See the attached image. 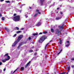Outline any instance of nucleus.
<instances>
[{"instance_id":"1","label":"nucleus","mask_w":74,"mask_h":74,"mask_svg":"<svg viewBox=\"0 0 74 74\" xmlns=\"http://www.w3.org/2000/svg\"><path fill=\"white\" fill-rule=\"evenodd\" d=\"M23 37V35H19L17 38L16 41H15L13 43L12 46V47H15L16 45V44L18 43V42H19L20 40H21L22 38Z\"/></svg>"},{"instance_id":"2","label":"nucleus","mask_w":74,"mask_h":74,"mask_svg":"<svg viewBox=\"0 0 74 74\" xmlns=\"http://www.w3.org/2000/svg\"><path fill=\"white\" fill-rule=\"evenodd\" d=\"M46 38L47 36H42L40 38V40H38V42L39 43H42Z\"/></svg>"},{"instance_id":"3","label":"nucleus","mask_w":74,"mask_h":74,"mask_svg":"<svg viewBox=\"0 0 74 74\" xmlns=\"http://www.w3.org/2000/svg\"><path fill=\"white\" fill-rule=\"evenodd\" d=\"M13 20L15 22H18L20 21V16L17 15L13 17Z\"/></svg>"},{"instance_id":"4","label":"nucleus","mask_w":74,"mask_h":74,"mask_svg":"<svg viewBox=\"0 0 74 74\" xmlns=\"http://www.w3.org/2000/svg\"><path fill=\"white\" fill-rule=\"evenodd\" d=\"M61 33V31L59 30V29H56V34H57L58 36H60Z\"/></svg>"},{"instance_id":"5","label":"nucleus","mask_w":74,"mask_h":74,"mask_svg":"<svg viewBox=\"0 0 74 74\" xmlns=\"http://www.w3.org/2000/svg\"><path fill=\"white\" fill-rule=\"evenodd\" d=\"M27 43V42H21L19 44V45L18 47V49H19V48H20V47H21V46H22V45H23V44H26Z\"/></svg>"},{"instance_id":"6","label":"nucleus","mask_w":74,"mask_h":74,"mask_svg":"<svg viewBox=\"0 0 74 74\" xmlns=\"http://www.w3.org/2000/svg\"><path fill=\"white\" fill-rule=\"evenodd\" d=\"M64 24H63L62 25L59 26L58 27L60 29H63V26H64Z\"/></svg>"},{"instance_id":"7","label":"nucleus","mask_w":74,"mask_h":74,"mask_svg":"<svg viewBox=\"0 0 74 74\" xmlns=\"http://www.w3.org/2000/svg\"><path fill=\"white\" fill-rule=\"evenodd\" d=\"M41 22H39L36 24V26H39L41 25Z\"/></svg>"},{"instance_id":"8","label":"nucleus","mask_w":74,"mask_h":74,"mask_svg":"<svg viewBox=\"0 0 74 74\" xmlns=\"http://www.w3.org/2000/svg\"><path fill=\"white\" fill-rule=\"evenodd\" d=\"M62 18V17H56V20L57 21H58V20H59V19H60Z\"/></svg>"},{"instance_id":"9","label":"nucleus","mask_w":74,"mask_h":74,"mask_svg":"<svg viewBox=\"0 0 74 74\" xmlns=\"http://www.w3.org/2000/svg\"><path fill=\"white\" fill-rule=\"evenodd\" d=\"M7 59H6V60H9L10 59V57L9 56H8L7 57Z\"/></svg>"},{"instance_id":"10","label":"nucleus","mask_w":74,"mask_h":74,"mask_svg":"<svg viewBox=\"0 0 74 74\" xmlns=\"http://www.w3.org/2000/svg\"><path fill=\"white\" fill-rule=\"evenodd\" d=\"M5 30H6V31H7V32H10V30H9V29H8V28H7L6 27H5Z\"/></svg>"},{"instance_id":"11","label":"nucleus","mask_w":74,"mask_h":74,"mask_svg":"<svg viewBox=\"0 0 74 74\" xmlns=\"http://www.w3.org/2000/svg\"><path fill=\"white\" fill-rule=\"evenodd\" d=\"M2 61L3 63H5V62H6V61H8V60H7L6 59L5 60H2Z\"/></svg>"},{"instance_id":"12","label":"nucleus","mask_w":74,"mask_h":74,"mask_svg":"<svg viewBox=\"0 0 74 74\" xmlns=\"http://www.w3.org/2000/svg\"><path fill=\"white\" fill-rule=\"evenodd\" d=\"M38 15V13H36L34 16V18H36V17H37V16Z\"/></svg>"},{"instance_id":"13","label":"nucleus","mask_w":74,"mask_h":74,"mask_svg":"<svg viewBox=\"0 0 74 74\" xmlns=\"http://www.w3.org/2000/svg\"><path fill=\"white\" fill-rule=\"evenodd\" d=\"M36 11L37 12H38V13L39 14H41V12H39V10H36Z\"/></svg>"},{"instance_id":"14","label":"nucleus","mask_w":74,"mask_h":74,"mask_svg":"<svg viewBox=\"0 0 74 74\" xmlns=\"http://www.w3.org/2000/svg\"><path fill=\"white\" fill-rule=\"evenodd\" d=\"M21 32V31H18L16 32V33L17 34H18L19 33H20Z\"/></svg>"},{"instance_id":"15","label":"nucleus","mask_w":74,"mask_h":74,"mask_svg":"<svg viewBox=\"0 0 74 74\" xmlns=\"http://www.w3.org/2000/svg\"><path fill=\"white\" fill-rule=\"evenodd\" d=\"M21 71H23L24 70V67H21Z\"/></svg>"},{"instance_id":"16","label":"nucleus","mask_w":74,"mask_h":74,"mask_svg":"<svg viewBox=\"0 0 74 74\" xmlns=\"http://www.w3.org/2000/svg\"><path fill=\"white\" fill-rule=\"evenodd\" d=\"M18 70V68H17L13 72V73L14 74V73L16 72V71H17Z\"/></svg>"},{"instance_id":"17","label":"nucleus","mask_w":74,"mask_h":74,"mask_svg":"<svg viewBox=\"0 0 74 74\" xmlns=\"http://www.w3.org/2000/svg\"><path fill=\"white\" fill-rule=\"evenodd\" d=\"M51 31L52 33H53L54 32V30L53 29H51Z\"/></svg>"},{"instance_id":"18","label":"nucleus","mask_w":74,"mask_h":74,"mask_svg":"<svg viewBox=\"0 0 74 74\" xmlns=\"http://www.w3.org/2000/svg\"><path fill=\"white\" fill-rule=\"evenodd\" d=\"M48 44H49V43H47V44L45 46V49H46V47H47V46H48Z\"/></svg>"},{"instance_id":"19","label":"nucleus","mask_w":74,"mask_h":74,"mask_svg":"<svg viewBox=\"0 0 74 74\" xmlns=\"http://www.w3.org/2000/svg\"><path fill=\"white\" fill-rule=\"evenodd\" d=\"M43 2H40V5L42 6L43 5Z\"/></svg>"},{"instance_id":"20","label":"nucleus","mask_w":74,"mask_h":74,"mask_svg":"<svg viewBox=\"0 0 74 74\" xmlns=\"http://www.w3.org/2000/svg\"><path fill=\"white\" fill-rule=\"evenodd\" d=\"M29 64L27 63V64H26V65L25 66V68H26V67H27L28 66H29Z\"/></svg>"},{"instance_id":"21","label":"nucleus","mask_w":74,"mask_h":74,"mask_svg":"<svg viewBox=\"0 0 74 74\" xmlns=\"http://www.w3.org/2000/svg\"><path fill=\"white\" fill-rule=\"evenodd\" d=\"M8 56V53H7L5 54V55L4 56Z\"/></svg>"},{"instance_id":"22","label":"nucleus","mask_w":74,"mask_h":74,"mask_svg":"<svg viewBox=\"0 0 74 74\" xmlns=\"http://www.w3.org/2000/svg\"><path fill=\"white\" fill-rule=\"evenodd\" d=\"M33 36H37L38 35V33H35L33 34Z\"/></svg>"},{"instance_id":"23","label":"nucleus","mask_w":74,"mask_h":74,"mask_svg":"<svg viewBox=\"0 0 74 74\" xmlns=\"http://www.w3.org/2000/svg\"><path fill=\"white\" fill-rule=\"evenodd\" d=\"M62 49L60 51L58 54H57V55H59V54H60V53H61V52H62Z\"/></svg>"},{"instance_id":"24","label":"nucleus","mask_w":74,"mask_h":74,"mask_svg":"<svg viewBox=\"0 0 74 74\" xmlns=\"http://www.w3.org/2000/svg\"><path fill=\"white\" fill-rule=\"evenodd\" d=\"M37 52L35 53L34 54V56H37Z\"/></svg>"},{"instance_id":"25","label":"nucleus","mask_w":74,"mask_h":74,"mask_svg":"<svg viewBox=\"0 0 74 74\" xmlns=\"http://www.w3.org/2000/svg\"><path fill=\"white\" fill-rule=\"evenodd\" d=\"M70 45V44L69 43L68 44H67V45H66V47H69V46Z\"/></svg>"},{"instance_id":"26","label":"nucleus","mask_w":74,"mask_h":74,"mask_svg":"<svg viewBox=\"0 0 74 74\" xmlns=\"http://www.w3.org/2000/svg\"><path fill=\"white\" fill-rule=\"evenodd\" d=\"M29 52H33V50H30L29 51Z\"/></svg>"},{"instance_id":"27","label":"nucleus","mask_w":74,"mask_h":74,"mask_svg":"<svg viewBox=\"0 0 74 74\" xmlns=\"http://www.w3.org/2000/svg\"><path fill=\"white\" fill-rule=\"evenodd\" d=\"M16 29L17 30H19V27H16Z\"/></svg>"},{"instance_id":"28","label":"nucleus","mask_w":74,"mask_h":74,"mask_svg":"<svg viewBox=\"0 0 74 74\" xmlns=\"http://www.w3.org/2000/svg\"><path fill=\"white\" fill-rule=\"evenodd\" d=\"M33 59H34V60H36V59H37V57H34L33 58Z\"/></svg>"},{"instance_id":"29","label":"nucleus","mask_w":74,"mask_h":74,"mask_svg":"<svg viewBox=\"0 0 74 74\" xmlns=\"http://www.w3.org/2000/svg\"><path fill=\"white\" fill-rule=\"evenodd\" d=\"M60 40V44H62V40Z\"/></svg>"},{"instance_id":"30","label":"nucleus","mask_w":74,"mask_h":74,"mask_svg":"<svg viewBox=\"0 0 74 74\" xmlns=\"http://www.w3.org/2000/svg\"><path fill=\"white\" fill-rule=\"evenodd\" d=\"M5 2H6V3H10V2L8 1H5Z\"/></svg>"},{"instance_id":"31","label":"nucleus","mask_w":74,"mask_h":74,"mask_svg":"<svg viewBox=\"0 0 74 74\" xmlns=\"http://www.w3.org/2000/svg\"><path fill=\"white\" fill-rule=\"evenodd\" d=\"M47 32L46 31V32H43V34H47Z\"/></svg>"},{"instance_id":"32","label":"nucleus","mask_w":74,"mask_h":74,"mask_svg":"<svg viewBox=\"0 0 74 74\" xmlns=\"http://www.w3.org/2000/svg\"><path fill=\"white\" fill-rule=\"evenodd\" d=\"M66 74V72H63L62 73H59V74Z\"/></svg>"},{"instance_id":"33","label":"nucleus","mask_w":74,"mask_h":74,"mask_svg":"<svg viewBox=\"0 0 74 74\" xmlns=\"http://www.w3.org/2000/svg\"><path fill=\"white\" fill-rule=\"evenodd\" d=\"M68 68L69 71H70V66H68Z\"/></svg>"},{"instance_id":"34","label":"nucleus","mask_w":74,"mask_h":74,"mask_svg":"<svg viewBox=\"0 0 74 74\" xmlns=\"http://www.w3.org/2000/svg\"><path fill=\"white\" fill-rule=\"evenodd\" d=\"M5 19L4 18V17H2V21H4L5 20Z\"/></svg>"},{"instance_id":"35","label":"nucleus","mask_w":74,"mask_h":74,"mask_svg":"<svg viewBox=\"0 0 74 74\" xmlns=\"http://www.w3.org/2000/svg\"><path fill=\"white\" fill-rule=\"evenodd\" d=\"M28 39L29 40H32V38L30 37H29L28 38Z\"/></svg>"},{"instance_id":"36","label":"nucleus","mask_w":74,"mask_h":74,"mask_svg":"<svg viewBox=\"0 0 74 74\" xmlns=\"http://www.w3.org/2000/svg\"><path fill=\"white\" fill-rule=\"evenodd\" d=\"M45 0H40V1L41 2H44Z\"/></svg>"},{"instance_id":"37","label":"nucleus","mask_w":74,"mask_h":74,"mask_svg":"<svg viewBox=\"0 0 74 74\" xmlns=\"http://www.w3.org/2000/svg\"><path fill=\"white\" fill-rule=\"evenodd\" d=\"M16 34H15L13 36V37H16Z\"/></svg>"},{"instance_id":"38","label":"nucleus","mask_w":74,"mask_h":74,"mask_svg":"<svg viewBox=\"0 0 74 74\" xmlns=\"http://www.w3.org/2000/svg\"><path fill=\"white\" fill-rule=\"evenodd\" d=\"M16 13H15V14H14V16H16Z\"/></svg>"},{"instance_id":"39","label":"nucleus","mask_w":74,"mask_h":74,"mask_svg":"<svg viewBox=\"0 0 74 74\" xmlns=\"http://www.w3.org/2000/svg\"><path fill=\"white\" fill-rule=\"evenodd\" d=\"M2 17V14L1 13H0V17Z\"/></svg>"},{"instance_id":"40","label":"nucleus","mask_w":74,"mask_h":74,"mask_svg":"<svg viewBox=\"0 0 74 74\" xmlns=\"http://www.w3.org/2000/svg\"><path fill=\"white\" fill-rule=\"evenodd\" d=\"M1 73H2V70L0 69V74Z\"/></svg>"},{"instance_id":"41","label":"nucleus","mask_w":74,"mask_h":74,"mask_svg":"<svg viewBox=\"0 0 74 74\" xmlns=\"http://www.w3.org/2000/svg\"><path fill=\"white\" fill-rule=\"evenodd\" d=\"M25 16L26 17V18H27L28 17V16L27 15H25Z\"/></svg>"},{"instance_id":"42","label":"nucleus","mask_w":74,"mask_h":74,"mask_svg":"<svg viewBox=\"0 0 74 74\" xmlns=\"http://www.w3.org/2000/svg\"><path fill=\"white\" fill-rule=\"evenodd\" d=\"M30 62H31V61H29L28 63H27L28 64H30Z\"/></svg>"},{"instance_id":"43","label":"nucleus","mask_w":74,"mask_h":74,"mask_svg":"<svg viewBox=\"0 0 74 74\" xmlns=\"http://www.w3.org/2000/svg\"><path fill=\"white\" fill-rule=\"evenodd\" d=\"M42 34V32H40L39 34V35H40V34Z\"/></svg>"},{"instance_id":"44","label":"nucleus","mask_w":74,"mask_h":74,"mask_svg":"<svg viewBox=\"0 0 74 74\" xmlns=\"http://www.w3.org/2000/svg\"><path fill=\"white\" fill-rule=\"evenodd\" d=\"M2 64V62H0V66Z\"/></svg>"},{"instance_id":"45","label":"nucleus","mask_w":74,"mask_h":74,"mask_svg":"<svg viewBox=\"0 0 74 74\" xmlns=\"http://www.w3.org/2000/svg\"><path fill=\"white\" fill-rule=\"evenodd\" d=\"M72 60H74V58H72L71 59Z\"/></svg>"},{"instance_id":"46","label":"nucleus","mask_w":74,"mask_h":74,"mask_svg":"<svg viewBox=\"0 0 74 74\" xmlns=\"http://www.w3.org/2000/svg\"><path fill=\"white\" fill-rule=\"evenodd\" d=\"M6 70V69H3V71H5V70Z\"/></svg>"},{"instance_id":"47","label":"nucleus","mask_w":74,"mask_h":74,"mask_svg":"<svg viewBox=\"0 0 74 74\" xmlns=\"http://www.w3.org/2000/svg\"><path fill=\"white\" fill-rule=\"evenodd\" d=\"M31 48L32 49H33L34 48V46H33L32 47H31Z\"/></svg>"},{"instance_id":"48","label":"nucleus","mask_w":74,"mask_h":74,"mask_svg":"<svg viewBox=\"0 0 74 74\" xmlns=\"http://www.w3.org/2000/svg\"><path fill=\"white\" fill-rule=\"evenodd\" d=\"M67 43H70V42H69V41H67Z\"/></svg>"},{"instance_id":"49","label":"nucleus","mask_w":74,"mask_h":74,"mask_svg":"<svg viewBox=\"0 0 74 74\" xmlns=\"http://www.w3.org/2000/svg\"><path fill=\"white\" fill-rule=\"evenodd\" d=\"M72 68H74V65H72Z\"/></svg>"},{"instance_id":"50","label":"nucleus","mask_w":74,"mask_h":74,"mask_svg":"<svg viewBox=\"0 0 74 74\" xmlns=\"http://www.w3.org/2000/svg\"><path fill=\"white\" fill-rule=\"evenodd\" d=\"M4 0H0V1H1V2H2V1H3Z\"/></svg>"},{"instance_id":"51","label":"nucleus","mask_w":74,"mask_h":74,"mask_svg":"<svg viewBox=\"0 0 74 74\" xmlns=\"http://www.w3.org/2000/svg\"><path fill=\"white\" fill-rule=\"evenodd\" d=\"M24 29V28H23L21 29V30H23Z\"/></svg>"},{"instance_id":"52","label":"nucleus","mask_w":74,"mask_h":74,"mask_svg":"<svg viewBox=\"0 0 74 74\" xmlns=\"http://www.w3.org/2000/svg\"><path fill=\"white\" fill-rule=\"evenodd\" d=\"M60 14L61 15H62V14H63V13H62V12H60Z\"/></svg>"},{"instance_id":"53","label":"nucleus","mask_w":74,"mask_h":74,"mask_svg":"<svg viewBox=\"0 0 74 74\" xmlns=\"http://www.w3.org/2000/svg\"><path fill=\"white\" fill-rule=\"evenodd\" d=\"M52 40H50L49 42H52Z\"/></svg>"},{"instance_id":"54","label":"nucleus","mask_w":74,"mask_h":74,"mask_svg":"<svg viewBox=\"0 0 74 74\" xmlns=\"http://www.w3.org/2000/svg\"><path fill=\"white\" fill-rule=\"evenodd\" d=\"M38 51V49H36V51Z\"/></svg>"},{"instance_id":"55","label":"nucleus","mask_w":74,"mask_h":74,"mask_svg":"<svg viewBox=\"0 0 74 74\" xmlns=\"http://www.w3.org/2000/svg\"><path fill=\"white\" fill-rule=\"evenodd\" d=\"M59 9H60V8H57V10H59Z\"/></svg>"},{"instance_id":"56","label":"nucleus","mask_w":74,"mask_h":74,"mask_svg":"<svg viewBox=\"0 0 74 74\" xmlns=\"http://www.w3.org/2000/svg\"><path fill=\"white\" fill-rule=\"evenodd\" d=\"M19 11H20V13H21V10H20Z\"/></svg>"},{"instance_id":"57","label":"nucleus","mask_w":74,"mask_h":74,"mask_svg":"<svg viewBox=\"0 0 74 74\" xmlns=\"http://www.w3.org/2000/svg\"><path fill=\"white\" fill-rule=\"evenodd\" d=\"M29 8L30 9H32V8H31V7H29Z\"/></svg>"},{"instance_id":"58","label":"nucleus","mask_w":74,"mask_h":74,"mask_svg":"<svg viewBox=\"0 0 74 74\" xmlns=\"http://www.w3.org/2000/svg\"><path fill=\"white\" fill-rule=\"evenodd\" d=\"M54 74H56V72H54Z\"/></svg>"},{"instance_id":"59","label":"nucleus","mask_w":74,"mask_h":74,"mask_svg":"<svg viewBox=\"0 0 74 74\" xmlns=\"http://www.w3.org/2000/svg\"><path fill=\"white\" fill-rule=\"evenodd\" d=\"M45 58H46H46H47V56H45Z\"/></svg>"},{"instance_id":"60","label":"nucleus","mask_w":74,"mask_h":74,"mask_svg":"<svg viewBox=\"0 0 74 74\" xmlns=\"http://www.w3.org/2000/svg\"><path fill=\"white\" fill-rule=\"evenodd\" d=\"M56 13H58V12H56Z\"/></svg>"},{"instance_id":"61","label":"nucleus","mask_w":74,"mask_h":74,"mask_svg":"<svg viewBox=\"0 0 74 74\" xmlns=\"http://www.w3.org/2000/svg\"><path fill=\"white\" fill-rule=\"evenodd\" d=\"M68 72H69V70L68 71Z\"/></svg>"},{"instance_id":"62","label":"nucleus","mask_w":74,"mask_h":74,"mask_svg":"<svg viewBox=\"0 0 74 74\" xmlns=\"http://www.w3.org/2000/svg\"><path fill=\"white\" fill-rule=\"evenodd\" d=\"M67 34V33H66V34Z\"/></svg>"},{"instance_id":"63","label":"nucleus","mask_w":74,"mask_h":74,"mask_svg":"<svg viewBox=\"0 0 74 74\" xmlns=\"http://www.w3.org/2000/svg\"><path fill=\"white\" fill-rule=\"evenodd\" d=\"M66 74H68V73H67Z\"/></svg>"},{"instance_id":"64","label":"nucleus","mask_w":74,"mask_h":74,"mask_svg":"<svg viewBox=\"0 0 74 74\" xmlns=\"http://www.w3.org/2000/svg\"><path fill=\"white\" fill-rule=\"evenodd\" d=\"M0 31H1V29H0Z\"/></svg>"}]
</instances>
